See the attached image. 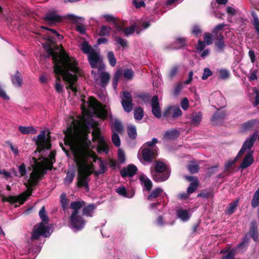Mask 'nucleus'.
I'll use <instances>...</instances> for the list:
<instances>
[{
    "mask_svg": "<svg viewBox=\"0 0 259 259\" xmlns=\"http://www.w3.org/2000/svg\"><path fill=\"white\" fill-rule=\"evenodd\" d=\"M75 176V171H68L66 175V177L64 179V184L67 185H70L72 182Z\"/></svg>",
    "mask_w": 259,
    "mask_h": 259,
    "instance_id": "obj_47",
    "label": "nucleus"
},
{
    "mask_svg": "<svg viewBox=\"0 0 259 259\" xmlns=\"http://www.w3.org/2000/svg\"><path fill=\"white\" fill-rule=\"evenodd\" d=\"M81 49L84 54H88V55L95 51L87 41L82 42Z\"/></svg>",
    "mask_w": 259,
    "mask_h": 259,
    "instance_id": "obj_40",
    "label": "nucleus"
},
{
    "mask_svg": "<svg viewBox=\"0 0 259 259\" xmlns=\"http://www.w3.org/2000/svg\"><path fill=\"white\" fill-rule=\"evenodd\" d=\"M139 179L141 183L143 184L146 189L149 191L152 188V183L151 180L144 175L140 176Z\"/></svg>",
    "mask_w": 259,
    "mask_h": 259,
    "instance_id": "obj_32",
    "label": "nucleus"
},
{
    "mask_svg": "<svg viewBox=\"0 0 259 259\" xmlns=\"http://www.w3.org/2000/svg\"><path fill=\"white\" fill-rule=\"evenodd\" d=\"M78 154L74 153V162H77L79 163H81V165L87 168L90 170H94L95 166L93 164V162H89V160H87V159H84V158H82L81 156L80 158L79 157Z\"/></svg>",
    "mask_w": 259,
    "mask_h": 259,
    "instance_id": "obj_16",
    "label": "nucleus"
},
{
    "mask_svg": "<svg viewBox=\"0 0 259 259\" xmlns=\"http://www.w3.org/2000/svg\"><path fill=\"white\" fill-rule=\"evenodd\" d=\"M18 130L19 132L24 135H27L29 134H35L37 132V130L32 126H19L18 127Z\"/></svg>",
    "mask_w": 259,
    "mask_h": 259,
    "instance_id": "obj_33",
    "label": "nucleus"
},
{
    "mask_svg": "<svg viewBox=\"0 0 259 259\" xmlns=\"http://www.w3.org/2000/svg\"><path fill=\"white\" fill-rule=\"evenodd\" d=\"M85 205L84 201H73L70 203V208L73 209V212L76 211L77 213L79 212V209Z\"/></svg>",
    "mask_w": 259,
    "mask_h": 259,
    "instance_id": "obj_38",
    "label": "nucleus"
},
{
    "mask_svg": "<svg viewBox=\"0 0 259 259\" xmlns=\"http://www.w3.org/2000/svg\"><path fill=\"white\" fill-rule=\"evenodd\" d=\"M213 193L211 191H208L207 190H203L200 193L197 195V197H201L203 198H208L212 197Z\"/></svg>",
    "mask_w": 259,
    "mask_h": 259,
    "instance_id": "obj_55",
    "label": "nucleus"
},
{
    "mask_svg": "<svg viewBox=\"0 0 259 259\" xmlns=\"http://www.w3.org/2000/svg\"><path fill=\"white\" fill-rule=\"evenodd\" d=\"M87 103L89 108L93 111L96 110L100 105V103L98 101V100L93 97H90Z\"/></svg>",
    "mask_w": 259,
    "mask_h": 259,
    "instance_id": "obj_29",
    "label": "nucleus"
},
{
    "mask_svg": "<svg viewBox=\"0 0 259 259\" xmlns=\"http://www.w3.org/2000/svg\"><path fill=\"white\" fill-rule=\"evenodd\" d=\"M95 209V206L94 204H89L83 207L82 209V215L88 217H92V214Z\"/></svg>",
    "mask_w": 259,
    "mask_h": 259,
    "instance_id": "obj_37",
    "label": "nucleus"
},
{
    "mask_svg": "<svg viewBox=\"0 0 259 259\" xmlns=\"http://www.w3.org/2000/svg\"><path fill=\"white\" fill-rule=\"evenodd\" d=\"M127 131L128 137L132 140L136 139L137 136V129L136 126L134 125H128L127 127Z\"/></svg>",
    "mask_w": 259,
    "mask_h": 259,
    "instance_id": "obj_35",
    "label": "nucleus"
},
{
    "mask_svg": "<svg viewBox=\"0 0 259 259\" xmlns=\"http://www.w3.org/2000/svg\"><path fill=\"white\" fill-rule=\"evenodd\" d=\"M136 28V25H132L128 27L124 28L123 32H124L125 36H128V35L132 34L135 32Z\"/></svg>",
    "mask_w": 259,
    "mask_h": 259,
    "instance_id": "obj_56",
    "label": "nucleus"
},
{
    "mask_svg": "<svg viewBox=\"0 0 259 259\" xmlns=\"http://www.w3.org/2000/svg\"><path fill=\"white\" fill-rule=\"evenodd\" d=\"M136 97L145 103L148 102L150 98L149 94L146 93H139L136 95Z\"/></svg>",
    "mask_w": 259,
    "mask_h": 259,
    "instance_id": "obj_57",
    "label": "nucleus"
},
{
    "mask_svg": "<svg viewBox=\"0 0 259 259\" xmlns=\"http://www.w3.org/2000/svg\"><path fill=\"white\" fill-rule=\"evenodd\" d=\"M110 76L108 73L102 72L100 76L101 85L102 87H105L109 82Z\"/></svg>",
    "mask_w": 259,
    "mask_h": 259,
    "instance_id": "obj_34",
    "label": "nucleus"
},
{
    "mask_svg": "<svg viewBox=\"0 0 259 259\" xmlns=\"http://www.w3.org/2000/svg\"><path fill=\"white\" fill-rule=\"evenodd\" d=\"M226 117V112L225 111H217L211 117V121L215 122L219 120H223Z\"/></svg>",
    "mask_w": 259,
    "mask_h": 259,
    "instance_id": "obj_43",
    "label": "nucleus"
},
{
    "mask_svg": "<svg viewBox=\"0 0 259 259\" xmlns=\"http://www.w3.org/2000/svg\"><path fill=\"white\" fill-rule=\"evenodd\" d=\"M187 39L185 37H177L171 44L170 48L178 50L184 47L186 45Z\"/></svg>",
    "mask_w": 259,
    "mask_h": 259,
    "instance_id": "obj_23",
    "label": "nucleus"
},
{
    "mask_svg": "<svg viewBox=\"0 0 259 259\" xmlns=\"http://www.w3.org/2000/svg\"><path fill=\"white\" fill-rule=\"evenodd\" d=\"M107 59L110 65L112 67H114L116 64V60L112 51H109L107 53Z\"/></svg>",
    "mask_w": 259,
    "mask_h": 259,
    "instance_id": "obj_51",
    "label": "nucleus"
},
{
    "mask_svg": "<svg viewBox=\"0 0 259 259\" xmlns=\"http://www.w3.org/2000/svg\"><path fill=\"white\" fill-rule=\"evenodd\" d=\"M152 112L153 114L157 118L161 117V111L157 95L153 97L151 99Z\"/></svg>",
    "mask_w": 259,
    "mask_h": 259,
    "instance_id": "obj_15",
    "label": "nucleus"
},
{
    "mask_svg": "<svg viewBox=\"0 0 259 259\" xmlns=\"http://www.w3.org/2000/svg\"><path fill=\"white\" fill-rule=\"evenodd\" d=\"M187 168L191 174H196L199 171L200 167L196 161H190L187 165Z\"/></svg>",
    "mask_w": 259,
    "mask_h": 259,
    "instance_id": "obj_31",
    "label": "nucleus"
},
{
    "mask_svg": "<svg viewBox=\"0 0 259 259\" xmlns=\"http://www.w3.org/2000/svg\"><path fill=\"white\" fill-rule=\"evenodd\" d=\"M247 234H249V236L252 238L254 241L256 242L258 241L259 235L257 230V225L256 221L253 220L251 221L249 231Z\"/></svg>",
    "mask_w": 259,
    "mask_h": 259,
    "instance_id": "obj_17",
    "label": "nucleus"
},
{
    "mask_svg": "<svg viewBox=\"0 0 259 259\" xmlns=\"http://www.w3.org/2000/svg\"><path fill=\"white\" fill-rule=\"evenodd\" d=\"M91 144V141L88 140L87 136L78 138L77 144L72 148L73 156L74 157V152L77 147H80L87 150H92L89 148Z\"/></svg>",
    "mask_w": 259,
    "mask_h": 259,
    "instance_id": "obj_13",
    "label": "nucleus"
},
{
    "mask_svg": "<svg viewBox=\"0 0 259 259\" xmlns=\"http://www.w3.org/2000/svg\"><path fill=\"white\" fill-rule=\"evenodd\" d=\"M115 41L117 44L120 45L123 48L127 46V42L122 38L117 36L115 38Z\"/></svg>",
    "mask_w": 259,
    "mask_h": 259,
    "instance_id": "obj_63",
    "label": "nucleus"
},
{
    "mask_svg": "<svg viewBox=\"0 0 259 259\" xmlns=\"http://www.w3.org/2000/svg\"><path fill=\"white\" fill-rule=\"evenodd\" d=\"M133 101H126L125 99H122L121 101V104L122 105L124 110L127 112H130L133 109Z\"/></svg>",
    "mask_w": 259,
    "mask_h": 259,
    "instance_id": "obj_42",
    "label": "nucleus"
},
{
    "mask_svg": "<svg viewBox=\"0 0 259 259\" xmlns=\"http://www.w3.org/2000/svg\"><path fill=\"white\" fill-rule=\"evenodd\" d=\"M111 28L110 27L103 25L101 26L99 32V35L101 36L109 35Z\"/></svg>",
    "mask_w": 259,
    "mask_h": 259,
    "instance_id": "obj_52",
    "label": "nucleus"
},
{
    "mask_svg": "<svg viewBox=\"0 0 259 259\" xmlns=\"http://www.w3.org/2000/svg\"><path fill=\"white\" fill-rule=\"evenodd\" d=\"M158 143V140L153 138L151 141L146 142L141 147L146 148H157L156 147H155V145Z\"/></svg>",
    "mask_w": 259,
    "mask_h": 259,
    "instance_id": "obj_48",
    "label": "nucleus"
},
{
    "mask_svg": "<svg viewBox=\"0 0 259 259\" xmlns=\"http://www.w3.org/2000/svg\"><path fill=\"white\" fill-rule=\"evenodd\" d=\"M117 158L118 160L120 163H123L125 162V156L124 152L123 150L121 149H119L118 150L117 153Z\"/></svg>",
    "mask_w": 259,
    "mask_h": 259,
    "instance_id": "obj_60",
    "label": "nucleus"
},
{
    "mask_svg": "<svg viewBox=\"0 0 259 259\" xmlns=\"http://www.w3.org/2000/svg\"><path fill=\"white\" fill-rule=\"evenodd\" d=\"M98 145L97 148V152L101 153L102 152H104L105 154H107L109 152V147L104 138H102L100 141H98Z\"/></svg>",
    "mask_w": 259,
    "mask_h": 259,
    "instance_id": "obj_30",
    "label": "nucleus"
},
{
    "mask_svg": "<svg viewBox=\"0 0 259 259\" xmlns=\"http://www.w3.org/2000/svg\"><path fill=\"white\" fill-rule=\"evenodd\" d=\"M92 135L93 136L92 139L93 142L96 141H98V142L100 141L102 138H104L103 137L101 136L99 131H94L92 133Z\"/></svg>",
    "mask_w": 259,
    "mask_h": 259,
    "instance_id": "obj_61",
    "label": "nucleus"
},
{
    "mask_svg": "<svg viewBox=\"0 0 259 259\" xmlns=\"http://www.w3.org/2000/svg\"><path fill=\"white\" fill-rule=\"evenodd\" d=\"M140 151L142 153L144 160L149 163H151L154 159H156L158 155L157 148L141 147Z\"/></svg>",
    "mask_w": 259,
    "mask_h": 259,
    "instance_id": "obj_6",
    "label": "nucleus"
},
{
    "mask_svg": "<svg viewBox=\"0 0 259 259\" xmlns=\"http://www.w3.org/2000/svg\"><path fill=\"white\" fill-rule=\"evenodd\" d=\"M257 137V132H255L249 138H247L244 142L241 149L238 153V156H241L246 150L250 151L253 147Z\"/></svg>",
    "mask_w": 259,
    "mask_h": 259,
    "instance_id": "obj_11",
    "label": "nucleus"
},
{
    "mask_svg": "<svg viewBox=\"0 0 259 259\" xmlns=\"http://www.w3.org/2000/svg\"><path fill=\"white\" fill-rule=\"evenodd\" d=\"M117 192L119 195L125 197L130 198L131 197L127 196V193L125 188L124 186H121L118 187L116 190Z\"/></svg>",
    "mask_w": 259,
    "mask_h": 259,
    "instance_id": "obj_62",
    "label": "nucleus"
},
{
    "mask_svg": "<svg viewBox=\"0 0 259 259\" xmlns=\"http://www.w3.org/2000/svg\"><path fill=\"white\" fill-rule=\"evenodd\" d=\"M239 204V199H237L229 203L225 210V213L228 215L233 214L237 208Z\"/></svg>",
    "mask_w": 259,
    "mask_h": 259,
    "instance_id": "obj_28",
    "label": "nucleus"
},
{
    "mask_svg": "<svg viewBox=\"0 0 259 259\" xmlns=\"http://www.w3.org/2000/svg\"><path fill=\"white\" fill-rule=\"evenodd\" d=\"M134 117L137 120H141L144 116L143 109L140 107H137L134 109Z\"/></svg>",
    "mask_w": 259,
    "mask_h": 259,
    "instance_id": "obj_46",
    "label": "nucleus"
},
{
    "mask_svg": "<svg viewBox=\"0 0 259 259\" xmlns=\"http://www.w3.org/2000/svg\"><path fill=\"white\" fill-rule=\"evenodd\" d=\"M163 190L160 188H157L154 189L151 193L148 196L147 199L150 201H152L153 199L157 198L160 195Z\"/></svg>",
    "mask_w": 259,
    "mask_h": 259,
    "instance_id": "obj_39",
    "label": "nucleus"
},
{
    "mask_svg": "<svg viewBox=\"0 0 259 259\" xmlns=\"http://www.w3.org/2000/svg\"><path fill=\"white\" fill-rule=\"evenodd\" d=\"M153 180L156 182H161L167 180L170 176V171L162 172H151Z\"/></svg>",
    "mask_w": 259,
    "mask_h": 259,
    "instance_id": "obj_20",
    "label": "nucleus"
},
{
    "mask_svg": "<svg viewBox=\"0 0 259 259\" xmlns=\"http://www.w3.org/2000/svg\"><path fill=\"white\" fill-rule=\"evenodd\" d=\"M259 125V120L257 119H252L248 120L241 125V127L243 132L252 130L255 126Z\"/></svg>",
    "mask_w": 259,
    "mask_h": 259,
    "instance_id": "obj_19",
    "label": "nucleus"
},
{
    "mask_svg": "<svg viewBox=\"0 0 259 259\" xmlns=\"http://www.w3.org/2000/svg\"><path fill=\"white\" fill-rule=\"evenodd\" d=\"M60 202L61 203V207L63 210L68 208V204L69 200L67 198L66 194L65 193H63L60 196Z\"/></svg>",
    "mask_w": 259,
    "mask_h": 259,
    "instance_id": "obj_36",
    "label": "nucleus"
},
{
    "mask_svg": "<svg viewBox=\"0 0 259 259\" xmlns=\"http://www.w3.org/2000/svg\"><path fill=\"white\" fill-rule=\"evenodd\" d=\"M12 84L16 87H21L23 83V77L21 73L17 70L15 73L11 76Z\"/></svg>",
    "mask_w": 259,
    "mask_h": 259,
    "instance_id": "obj_22",
    "label": "nucleus"
},
{
    "mask_svg": "<svg viewBox=\"0 0 259 259\" xmlns=\"http://www.w3.org/2000/svg\"><path fill=\"white\" fill-rule=\"evenodd\" d=\"M47 55H45L46 58L52 57V59L54 64V72L57 74H59L62 71V63L67 64L70 63V60H72L67 53L63 49L60 53L54 51L53 48L46 51Z\"/></svg>",
    "mask_w": 259,
    "mask_h": 259,
    "instance_id": "obj_2",
    "label": "nucleus"
},
{
    "mask_svg": "<svg viewBox=\"0 0 259 259\" xmlns=\"http://www.w3.org/2000/svg\"><path fill=\"white\" fill-rule=\"evenodd\" d=\"M178 217L183 221H187L189 219L188 211L186 209H181L178 211Z\"/></svg>",
    "mask_w": 259,
    "mask_h": 259,
    "instance_id": "obj_50",
    "label": "nucleus"
},
{
    "mask_svg": "<svg viewBox=\"0 0 259 259\" xmlns=\"http://www.w3.org/2000/svg\"><path fill=\"white\" fill-rule=\"evenodd\" d=\"M69 223L72 227L76 230H80L85 226V220L76 211L72 212L69 219Z\"/></svg>",
    "mask_w": 259,
    "mask_h": 259,
    "instance_id": "obj_3",
    "label": "nucleus"
},
{
    "mask_svg": "<svg viewBox=\"0 0 259 259\" xmlns=\"http://www.w3.org/2000/svg\"><path fill=\"white\" fill-rule=\"evenodd\" d=\"M134 71L131 69H125L123 71V76L126 79H132L134 76Z\"/></svg>",
    "mask_w": 259,
    "mask_h": 259,
    "instance_id": "obj_54",
    "label": "nucleus"
},
{
    "mask_svg": "<svg viewBox=\"0 0 259 259\" xmlns=\"http://www.w3.org/2000/svg\"><path fill=\"white\" fill-rule=\"evenodd\" d=\"M62 71L59 74H57L54 72L56 75V79L58 81H61L60 75L62 76L63 79L69 84L67 88L71 89L73 92H77V88L74 86L75 83L77 82L78 77L77 74H80V70L77 67V63L75 59L70 60V63L65 64L62 63Z\"/></svg>",
    "mask_w": 259,
    "mask_h": 259,
    "instance_id": "obj_1",
    "label": "nucleus"
},
{
    "mask_svg": "<svg viewBox=\"0 0 259 259\" xmlns=\"http://www.w3.org/2000/svg\"><path fill=\"white\" fill-rule=\"evenodd\" d=\"M199 185V182L197 178L195 179L193 182L190 184L187 188V192L190 195L194 193L197 189Z\"/></svg>",
    "mask_w": 259,
    "mask_h": 259,
    "instance_id": "obj_41",
    "label": "nucleus"
},
{
    "mask_svg": "<svg viewBox=\"0 0 259 259\" xmlns=\"http://www.w3.org/2000/svg\"><path fill=\"white\" fill-rule=\"evenodd\" d=\"M155 169H151V172H162L169 171L167 170L166 164L162 161L156 160L155 161Z\"/></svg>",
    "mask_w": 259,
    "mask_h": 259,
    "instance_id": "obj_24",
    "label": "nucleus"
},
{
    "mask_svg": "<svg viewBox=\"0 0 259 259\" xmlns=\"http://www.w3.org/2000/svg\"><path fill=\"white\" fill-rule=\"evenodd\" d=\"M49 228L46 227L42 222L39 223L37 225L34 227L31 236V240L33 241L35 240H38L41 236L47 237L46 233L49 232Z\"/></svg>",
    "mask_w": 259,
    "mask_h": 259,
    "instance_id": "obj_4",
    "label": "nucleus"
},
{
    "mask_svg": "<svg viewBox=\"0 0 259 259\" xmlns=\"http://www.w3.org/2000/svg\"><path fill=\"white\" fill-rule=\"evenodd\" d=\"M180 132L176 129L166 131L164 135L163 139L166 140H175L180 136Z\"/></svg>",
    "mask_w": 259,
    "mask_h": 259,
    "instance_id": "obj_26",
    "label": "nucleus"
},
{
    "mask_svg": "<svg viewBox=\"0 0 259 259\" xmlns=\"http://www.w3.org/2000/svg\"><path fill=\"white\" fill-rule=\"evenodd\" d=\"M43 20L50 26L56 25L63 21V17L57 14L56 11L47 13L43 17Z\"/></svg>",
    "mask_w": 259,
    "mask_h": 259,
    "instance_id": "obj_8",
    "label": "nucleus"
},
{
    "mask_svg": "<svg viewBox=\"0 0 259 259\" xmlns=\"http://www.w3.org/2000/svg\"><path fill=\"white\" fill-rule=\"evenodd\" d=\"M90 181V178H87V177L82 176L81 174L78 173L76 186L79 188L84 187L85 190H88L89 189V183Z\"/></svg>",
    "mask_w": 259,
    "mask_h": 259,
    "instance_id": "obj_21",
    "label": "nucleus"
},
{
    "mask_svg": "<svg viewBox=\"0 0 259 259\" xmlns=\"http://www.w3.org/2000/svg\"><path fill=\"white\" fill-rule=\"evenodd\" d=\"M249 239L247 237V234H246L243 241L238 244L237 248L241 249H246L249 245Z\"/></svg>",
    "mask_w": 259,
    "mask_h": 259,
    "instance_id": "obj_53",
    "label": "nucleus"
},
{
    "mask_svg": "<svg viewBox=\"0 0 259 259\" xmlns=\"http://www.w3.org/2000/svg\"><path fill=\"white\" fill-rule=\"evenodd\" d=\"M182 114L183 112L179 107L169 106L164 110L163 116L165 117H170L173 119H176L181 117Z\"/></svg>",
    "mask_w": 259,
    "mask_h": 259,
    "instance_id": "obj_10",
    "label": "nucleus"
},
{
    "mask_svg": "<svg viewBox=\"0 0 259 259\" xmlns=\"http://www.w3.org/2000/svg\"><path fill=\"white\" fill-rule=\"evenodd\" d=\"M259 205V187L254 193L251 200V206L255 208Z\"/></svg>",
    "mask_w": 259,
    "mask_h": 259,
    "instance_id": "obj_49",
    "label": "nucleus"
},
{
    "mask_svg": "<svg viewBox=\"0 0 259 259\" xmlns=\"http://www.w3.org/2000/svg\"><path fill=\"white\" fill-rule=\"evenodd\" d=\"M32 190L28 188L27 190L19 194L17 196H9L8 197V202L13 204L19 202L20 204H23L27 200V198L31 195Z\"/></svg>",
    "mask_w": 259,
    "mask_h": 259,
    "instance_id": "obj_7",
    "label": "nucleus"
},
{
    "mask_svg": "<svg viewBox=\"0 0 259 259\" xmlns=\"http://www.w3.org/2000/svg\"><path fill=\"white\" fill-rule=\"evenodd\" d=\"M137 171L138 168L136 166L133 164H130L126 167H123L120 171V174L122 178L133 177Z\"/></svg>",
    "mask_w": 259,
    "mask_h": 259,
    "instance_id": "obj_14",
    "label": "nucleus"
},
{
    "mask_svg": "<svg viewBox=\"0 0 259 259\" xmlns=\"http://www.w3.org/2000/svg\"><path fill=\"white\" fill-rule=\"evenodd\" d=\"M112 141L116 147H118L120 146V139L117 133H114L112 134Z\"/></svg>",
    "mask_w": 259,
    "mask_h": 259,
    "instance_id": "obj_59",
    "label": "nucleus"
},
{
    "mask_svg": "<svg viewBox=\"0 0 259 259\" xmlns=\"http://www.w3.org/2000/svg\"><path fill=\"white\" fill-rule=\"evenodd\" d=\"M74 153L78 154L79 157L80 158L81 156L82 158L87 159L88 160H89L90 158H93V163L96 162L97 160H99L100 159L93 150H87L80 147H77Z\"/></svg>",
    "mask_w": 259,
    "mask_h": 259,
    "instance_id": "obj_9",
    "label": "nucleus"
},
{
    "mask_svg": "<svg viewBox=\"0 0 259 259\" xmlns=\"http://www.w3.org/2000/svg\"><path fill=\"white\" fill-rule=\"evenodd\" d=\"M214 44L217 49L223 51L226 46L224 40H215Z\"/></svg>",
    "mask_w": 259,
    "mask_h": 259,
    "instance_id": "obj_64",
    "label": "nucleus"
},
{
    "mask_svg": "<svg viewBox=\"0 0 259 259\" xmlns=\"http://www.w3.org/2000/svg\"><path fill=\"white\" fill-rule=\"evenodd\" d=\"M202 119V113L201 112H194L190 118V123L193 126H197L201 122Z\"/></svg>",
    "mask_w": 259,
    "mask_h": 259,
    "instance_id": "obj_25",
    "label": "nucleus"
},
{
    "mask_svg": "<svg viewBox=\"0 0 259 259\" xmlns=\"http://www.w3.org/2000/svg\"><path fill=\"white\" fill-rule=\"evenodd\" d=\"M88 61L92 68H96L98 65L101 64L103 60L99 54L95 50L88 55Z\"/></svg>",
    "mask_w": 259,
    "mask_h": 259,
    "instance_id": "obj_12",
    "label": "nucleus"
},
{
    "mask_svg": "<svg viewBox=\"0 0 259 259\" xmlns=\"http://www.w3.org/2000/svg\"><path fill=\"white\" fill-rule=\"evenodd\" d=\"M254 151L250 150L247 155L244 157L240 167L242 169H245L250 166L254 162V158L253 156Z\"/></svg>",
    "mask_w": 259,
    "mask_h": 259,
    "instance_id": "obj_18",
    "label": "nucleus"
},
{
    "mask_svg": "<svg viewBox=\"0 0 259 259\" xmlns=\"http://www.w3.org/2000/svg\"><path fill=\"white\" fill-rule=\"evenodd\" d=\"M39 216L41 219V222L44 224H47L49 222V217L46 214L45 206L44 205L41 207L40 210L39 211Z\"/></svg>",
    "mask_w": 259,
    "mask_h": 259,
    "instance_id": "obj_44",
    "label": "nucleus"
},
{
    "mask_svg": "<svg viewBox=\"0 0 259 259\" xmlns=\"http://www.w3.org/2000/svg\"><path fill=\"white\" fill-rule=\"evenodd\" d=\"M46 169L38 167L35 169L30 174V179L29 180V183L31 187L37 185L39 181L41 180L46 174Z\"/></svg>",
    "mask_w": 259,
    "mask_h": 259,
    "instance_id": "obj_5",
    "label": "nucleus"
},
{
    "mask_svg": "<svg viewBox=\"0 0 259 259\" xmlns=\"http://www.w3.org/2000/svg\"><path fill=\"white\" fill-rule=\"evenodd\" d=\"M37 140L36 141V144L37 146H41L42 144H45L46 139V131H42L37 136Z\"/></svg>",
    "mask_w": 259,
    "mask_h": 259,
    "instance_id": "obj_45",
    "label": "nucleus"
},
{
    "mask_svg": "<svg viewBox=\"0 0 259 259\" xmlns=\"http://www.w3.org/2000/svg\"><path fill=\"white\" fill-rule=\"evenodd\" d=\"M78 171V173L81 174L82 176L87 177V178H89V176L93 174V170H90L87 168L85 167L79 163L77 162H75Z\"/></svg>",
    "mask_w": 259,
    "mask_h": 259,
    "instance_id": "obj_27",
    "label": "nucleus"
},
{
    "mask_svg": "<svg viewBox=\"0 0 259 259\" xmlns=\"http://www.w3.org/2000/svg\"><path fill=\"white\" fill-rule=\"evenodd\" d=\"M179 67L177 65L174 66L168 72V76L172 79L176 76L179 71Z\"/></svg>",
    "mask_w": 259,
    "mask_h": 259,
    "instance_id": "obj_58",
    "label": "nucleus"
}]
</instances>
